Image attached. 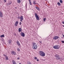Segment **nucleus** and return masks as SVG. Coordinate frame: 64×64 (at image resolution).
I'll use <instances>...</instances> for the list:
<instances>
[{
  "mask_svg": "<svg viewBox=\"0 0 64 64\" xmlns=\"http://www.w3.org/2000/svg\"><path fill=\"white\" fill-rule=\"evenodd\" d=\"M32 48L33 49H36L37 48V45L35 42H33Z\"/></svg>",
  "mask_w": 64,
  "mask_h": 64,
  "instance_id": "1",
  "label": "nucleus"
},
{
  "mask_svg": "<svg viewBox=\"0 0 64 64\" xmlns=\"http://www.w3.org/2000/svg\"><path fill=\"white\" fill-rule=\"evenodd\" d=\"M39 54L40 56L42 57H44L45 56V53L43 52L40 51Z\"/></svg>",
  "mask_w": 64,
  "mask_h": 64,
  "instance_id": "2",
  "label": "nucleus"
},
{
  "mask_svg": "<svg viewBox=\"0 0 64 64\" xmlns=\"http://www.w3.org/2000/svg\"><path fill=\"white\" fill-rule=\"evenodd\" d=\"M56 57V58L57 60H60V57L57 54H56L54 55Z\"/></svg>",
  "mask_w": 64,
  "mask_h": 64,
  "instance_id": "3",
  "label": "nucleus"
},
{
  "mask_svg": "<svg viewBox=\"0 0 64 64\" xmlns=\"http://www.w3.org/2000/svg\"><path fill=\"white\" fill-rule=\"evenodd\" d=\"M53 48H54V49H59L60 48V46L59 45H56L54 46Z\"/></svg>",
  "mask_w": 64,
  "mask_h": 64,
  "instance_id": "4",
  "label": "nucleus"
},
{
  "mask_svg": "<svg viewBox=\"0 0 64 64\" xmlns=\"http://www.w3.org/2000/svg\"><path fill=\"white\" fill-rule=\"evenodd\" d=\"M35 15L36 20H39V16H38L37 14L36 13H35Z\"/></svg>",
  "mask_w": 64,
  "mask_h": 64,
  "instance_id": "5",
  "label": "nucleus"
},
{
  "mask_svg": "<svg viewBox=\"0 0 64 64\" xmlns=\"http://www.w3.org/2000/svg\"><path fill=\"white\" fill-rule=\"evenodd\" d=\"M59 38V37H58V36H55L53 39L54 40H57V39H58Z\"/></svg>",
  "mask_w": 64,
  "mask_h": 64,
  "instance_id": "6",
  "label": "nucleus"
},
{
  "mask_svg": "<svg viewBox=\"0 0 64 64\" xmlns=\"http://www.w3.org/2000/svg\"><path fill=\"white\" fill-rule=\"evenodd\" d=\"M20 35L22 37H25V34L23 32H22L20 34Z\"/></svg>",
  "mask_w": 64,
  "mask_h": 64,
  "instance_id": "7",
  "label": "nucleus"
},
{
  "mask_svg": "<svg viewBox=\"0 0 64 64\" xmlns=\"http://www.w3.org/2000/svg\"><path fill=\"white\" fill-rule=\"evenodd\" d=\"M11 53L13 55H16V52L14 51H12L11 52Z\"/></svg>",
  "mask_w": 64,
  "mask_h": 64,
  "instance_id": "8",
  "label": "nucleus"
},
{
  "mask_svg": "<svg viewBox=\"0 0 64 64\" xmlns=\"http://www.w3.org/2000/svg\"><path fill=\"white\" fill-rule=\"evenodd\" d=\"M20 21L21 22H22V21L23 20V16H21L20 17Z\"/></svg>",
  "mask_w": 64,
  "mask_h": 64,
  "instance_id": "9",
  "label": "nucleus"
},
{
  "mask_svg": "<svg viewBox=\"0 0 64 64\" xmlns=\"http://www.w3.org/2000/svg\"><path fill=\"white\" fill-rule=\"evenodd\" d=\"M16 43H17V45H18V46H20V42H19L18 40H17V41H16Z\"/></svg>",
  "mask_w": 64,
  "mask_h": 64,
  "instance_id": "10",
  "label": "nucleus"
},
{
  "mask_svg": "<svg viewBox=\"0 0 64 64\" xmlns=\"http://www.w3.org/2000/svg\"><path fill=\"white\" fill-rule=\"evenodd\" d=\"M18 23L19 22H18V21H16L14 24L15 25V26H17V24H18Z\"/></svg>",
  "mask_w": 64,
  "mask_h": 64,
  "instance_id": "11",
  "label": "nucleus"
},
{
  "mask_svg": "<svg viewBox=\"0 0 64 64\" xmlns=\"http://www.w3.org/2000/svg\"><path fill=\"white\" fill-rule=\"evenodd\" d=\"M0 17H3V14L1 12H0Z\"/></svg>",
  "mask_w": 64,
  "mask_h": 64,
  "instance_id": "12",
  "label": "nucleus"
},
{
  "mask_svg": "<svg viewBox=\"0 0 64 64\" xmlns=\"http://www.w3.org/2000/svg\"><path fill=\"white\" fill-rule=\"evenodd\" d=\"M22 28H18V32H21L22 31Z\"/></svg>",
  "mask_w": 64,
  "mask_h": 64,
  "instance_id": "13",
  "label": "nucleus"
},
{
  "mask_svg": "<svg viewBox=\"0 0 64 64\" xmlns=\"http://www.w3.org/2000/svg\"><path fill=\"white\" fill-rule=\"evenodd\" d=\"M12 64H16V62H15V61L14 60H12Z\"/></svg>",
  "mask_w": 64,
  "mask_h": 64,
  "instance_id": "14",
  "label": "nucleus"
},
{
  "mask_svg": "<svg viewBox=\"0 0 64 64\" xmlns=\"http://www.w3.org/2000/svg\"><path fill=\"white\" fill-rule=\"evenodd\" d=\"M5 59H6V60H9V58H8V57L7 56H5Z\"/></svg>",
  "mask_w": 64,
  "mask_h": 64,
  "instance_id": "15",
  "label": "nucleus"
},
{
  "mask_svg": "<svg viewBox=\"0 0 64 64\" xmlns=\"http://www.w3.org/2000/svg\"><path fill=\"white\" fill-rule=\"evenodd\" d=\"M20 0H17V1L18 3L20 4V3H21V1H20Z\"/></svg>",
  "mask_w": 64,
  "mask_h": 64,
  "instance_id": "16",
  "label": "nucleus"
},
{
  "mask_svg": "<svg viewBox=\"0 0 64 64\" xmlns=\"http://www.w3.org/2000/svg\"><path fill=\"white\" fill-rule=\"evenodd\" d=\"M8 42H9V44H11V43H12V40H9Z\"/></svg>",
  "mask_w": 64,
  "mask_h": 64,
  "instance_id": "17",
  "label": "nucleus"
},
{
  "mask_svg": "<svg viewBox=\"0 0 64 64\" xmlns=\"http://www.w3.org/2000/svg\"><path fill=\"white\" fill-rule=\"evenodd\" d=\"M36 9L38 10H40V8L37 6H36Z\"/></svg>",
  "mask_w": 64,
  "mask_h": 64,
  "instance_id": "18",
  "label": "nucleus"
},
{
  "mask_svg": "<svg viewBox=\"0 0 64 64\" xmlns=\"http://www.w3.org/2000/svg\"><path fill=\"white\" fill-rule=\"evenodd\" d=\"M57 4L58 6H60V5H61V4H60V3L59 2H58Z\"/></svg>",
  "mask_w": 64,
  "mask_h": 64,
  "instance_id": "19",
  "label": "nucleus"
},
{
  "mask_svg": "<svg viewBox=\"0 0 64 64\" xmlns=\"http://www.w3.org/2000/svg\"><path fill=\"white\" fill-rule=\"evenodd\" d=\"M35 2H36L35 1H33V4H37V3H35Z\"/></svg>",
  "mask_w": 64,
  "mask_h": 64,
  "instance_id": "20",
  "label": "nucleus"
},
{
  "mask_svg": "<svg viewBox=\"0 0 64 64\" xmlns=\"http://www.w3.org/2000/svg\"><path fill=\"white\" fill-rule=\"evenodd\" d=\"M0 37H4V34H2V35L0 36Z\"/></svg>",
  "mask_w": 64,
  "mask_h": 64,
  "instance_id": "21",
  "label": "nucleus"
},
{
  "mask_svg": "<svg viewBox=\"0 0 64 64\" xmlns=\"http://www.w3.org/2000/svg\"><path fill=\"white\" fill-rule=\"evenodd\" d=\"M27 64H32L30 62H28L27 63Z\"/></svg>",
  "mask_w": 64,
  "mask_h": 64,
  "instance_id": "22",
  "label": "nucleus"
},
{
  "mask_svg": "<svg viewBox=\"0 0 64 64\" xmlns=\"http://www.w3.org/2000/svg\"><path fill=\"white\" fill-rule=\"evenodd\" d=\"M29 3H30V5H32V3L31 2H29Z\"/></svg>",
  "mask_w": 64,
  "mask_h": 64,
  "instance_id": "23",
  "label": "nucleus"
},
{
  "mask_svg": "<svg viewBox=\"0 0 64 64\" xmlns=\"http://www.w3.org/2000/svg\"><path fill=\"white\" fill-rule=\"evenodd\" d=\"M60 3H62V0H60Z\"/></svg>",
  "mask_w": 64,
  "mask_h": 64,
  "instance_id": "24",
  "label": "nucleus"
},
{
  "mask_svg": "<svg viewBox=\"0 0 64 64\" xmlns=\"http://www.w3.org/2000/svg\"><path fill=\"white\" fill-rule=\"evenodd\" d=\"M11 3H12V2H9V4L10 5H11Z\"/></svg>",
  "mask_w": 64,
  "mask_h": 64,
  "instance_id": "25",
  "label": "nucleus"
},
{
  "mask_svg": "<svg viewBox=\"0 0 64 64\" xmlns=\"http://www.w3.org/2000/svg\"><path fill=\"white\" fill-rule=\"evenodd\" d=\"M45 20H46V18H44V21H45Z\"/></svg>",
  "mask_w": 64,
  "mask_h": 64,
  "instance_id": "26",
  "label": "nucleus"
},
{
  "mask_svg": "<svg viewBox=\"0 0 64 64\" xmlns=\"http://www.w3.org/2000/svg\"><path fill=\"white\" fill-rule=\"evenodd\" d=\"M17 50L18 51H20V50L19 48H17Z\"/></svg>",
  "mask_w": 64,
  "mask_h": 64,
  "instance_id": "27",
  "label": "nucleus"
},
{
  "mask_svg": "<svg viewBox=\"0 0 64 64\" xmlns=\"http://www.w3.org/2000/svg\"><path fill=\"white\" fill-rule=\"evenodd\" d=\"M37 58L36 57H34V59H35V60H36V59H37Z\"/></svg>",
  "mask_w": 64,
  "mask_h": 64,
  "instance_id": "28",
  "label": "nucleus"
},
{
  "mask_svg": "<svg viewBox=\"0 0 64 64\" xmlns=\"http://www.w3.org/2000/svg\"><path fill=\"white\" fill-rule=\"evenodd\" d=\"M61 42L62 43H64V41H62Z\"/></svg>",
  "mask_w": 64,
  "mask_h": 64,
  "instance_id": "29",
  "label": "nucleus"
},
{
  "mask_svg": "<svg viewBox=\"0 0 64 64\" xmlns=\"http://www.w3.org/2000/svg\"><path fill=\"white\" fill-rule=\"evenodd\" d=\"M3 56H5V57H6L7 56L5 54H4Z\"/></svg>",
  "mask_w": 64,
  "mask_h": 64,
  "instance_id": "30",
  "label": "nucleus"
},
{
  "mask_svg": "<svg viewBox=\"0 0 64 64\" xmlns=\"http://www.w3.org/2000/svg\"><path fill=\"white\" fill-rule=\"evenodd\" d=\"M4 2H6V0H4Z\"/></svg>",
  "mask_w": 64,
  "mask_h": 64,
  "instance_id": "31",
  "label": "nucleus"
},
{
  "mask_svg": "<svg viewBox=\"0 0 64 64\" xmlns=\"http://www.w3.org/2000/svg\"><path fill=\"white\" fill-rule=\"evenodd\" d=\"M19 24H20V25H21V22H20L19 23Z\"/></svg>",
  "mask_w": 64,
  "mask_h": 64,
  "instance_id": "32",
  "label": "nucleus"
},
{
  "mask_svg": "<svg viewBox=\"0 0 64 64\" xmlns=\"http://www.w3.org/2000/svg\"><path fill=\"white\" fill-rule=\"evenodd\" d=\"M62 24H64V22H62Z\"/></svg>",
  "mask_w": 64,
  "mask_h": 64,
  "instance_id": "33",
  "label": "nucleus"
},
{
  "mask_svg": "<svg viewBox=\"0 0 64 64\" xmlns=\"http://www.w3.org/2000/svg\"><path fill=\"white\" fill-rule=\"evenodd\" d=\"M20 59V58H17V59L19 60Z\"/></svg>",
  "mask_w": 64,
  "mask_h": 64,
  "instance_id": "34",
  "label": "nucleus"
},
{
  "mask_svg": "<svg viewBox=\"0 0 64 64\" xmlns=\"http://www.w3.org/2000/svg\"><path fill=\"white\" fill-rule=\"evenodd\" d=\"M40 43H42V42L40 41Z\"/></svg>",
  "mask_w": 64,
  "mask_h": 64,
  "instance_id": "35",
  "label": "nucleus"
},
{
  "mask_svg": "<svg viewBox=\"0 0 64 64\" xmlns=\"http://www.w3.org/2000/svg\"><path fill=\"white\" fill-rule=\"evenodd\" d=\"M36 60L37 61H39V60L38 59H37Z\"/></svg>",
  "mask_w": 64,
  "mask_h": 64,
  "instance_id": "36",
  "label": "nucleus"
},
{
  "mask_svg": "<svg viewBox=\"0 0 64 64\" xmlns=\"http://www.w3.org/2000/svg\"><path fill=\"white\" fill-rule=\"evenodd\" d=\"M28 1H29V2H31V0H28Z\"/></svg>",
  "mask_w": 64,
  "mask_h": 64,
  "instance_id": "37",
  "label": "nucleus"
},
{
  "mask_svg": "<svg viewBox=\"0 0 64 64\" xmlns=\"http://www.w3.org/2000/svg\"><path fill=\"white\" fill-rule=\"evenodd\" d=\"M18 19H20V17H18Z\"/></svg>",
  "mask_w": 64,
  "mask_h": 64,
  "instance_id": "38",
  "label": "nucleus"
},
{
  "mask_svg": "<svg viewBox=\"0 0 64 64\" xmlns=\"http://www.w3.org/2000/svg\"><path fill=\"white\" fill-rule=\"evenodd\" d=\"M19 64H21V63H19Z\"/></svg>",
  "mask_w": 64,
  "mask_h": 64,
  "instance_id": "39",
  "label": "nucleus"
},
{
  "mask_svg": "<svg viewBox=\"0 0 64 64\" xmlns=\"http://www.w3.org/2000/svg\"><path fill=\"white\" fill-rule=\"evenodd\" d=\"M16 8V9H17V8L16 7V8Z\"/></svg>",
  "mask_w": 64,
  "mask_h": 64,
  "instance_id": "40",
  "label": "nucleus"
},
{
  "mask_svg": "<svg viewBox=\"0 0 64 64\" xmlns=\"http://www.w3.org/2000/svg\"><path fill=\"white\" fill-rule=\"evenodd\" d=\"M63 27H64V25H63Z\"/></svg>",
  "mask_w": 64,
  "mask_h": 64,
  "instance_id": "41",
  "label": "nucleus"
}]
</instances>
